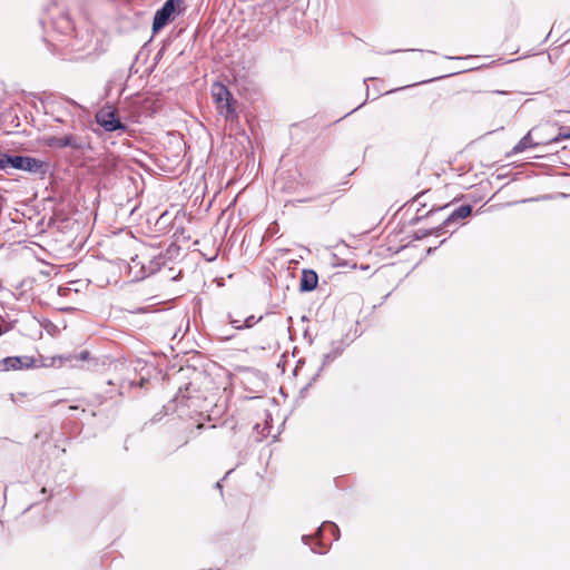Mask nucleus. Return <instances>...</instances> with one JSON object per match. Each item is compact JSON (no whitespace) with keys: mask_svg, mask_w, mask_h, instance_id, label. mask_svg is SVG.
I'll return each instance as SVG.
<instances>
[{"mask_svg":"<svg viewBox=\"0 0 570 570\" xmlns=\"http://www.w3.org/2000/svg\"><path fill=\"white\" fill-rule=\"evenodd\" d=\"M187 382L178 389L177 399L191 401L200 411H210L225 391L220 382L210 373L197 368L188 370Z\"/></svg>","mask_w":570,"mask_h":570,"instance_id":"nucleus-1","label":"nucleus"},{"mask_svg":"<svg viewBox=\"0 0 570 570\" xmlns=\"http://www.w3.org/2000/svg\"><path fill=\"white\" fill-rule=\"evenodd\" d=\"M471 205H462L458 209L452 210L450 214H448L439 226L433 227L431 229H419L417 232H415V237L420 239L432 234L439 236L451 229L455 230L461 225V223L471 215Z\"/></svg>","mask_w":570,"mask_h":570,"instance_id":"nucleus-2","label":"nucleus"},{"mask_svg":"<svg viewBox=\"0 0 570 570\" xmlns=\"http://www.w3.org/2000/svg\"><path fill=\"white\" fill-rule=\"evenodd\" d=\"M212 98L216 105L219 115L224 116L226 120H236L238 118L236 112V100L233 98L228 88L216 82L212 86Z\"/></svg>","mask_w":570,"mask_h":570,"instance_id":"nucleus-3","label":"nucleus"},{"mask_svg":"<svg viewBox=\"0 0 570 570\" xmlns=\"http://www.w3.org/2000/svg\"><path fill=\"white\" fill-rule=\"evenodd\" d=\"M184 0H167L154 16L153 31L157 32L164 28L176 11L180 12Z\"/></svg>","mask_w":570,"mask_h":570,"instance_id":"nucleus-4","label":"nucleus"},{"mask_svg":"<svg viewBox=\"0 0 570 570\" xmlns=\"http://www.w3.org/2000/svg\"><path fill=\"white\" fill-rule=\"evenodd\" d=\"M96 121L106 130H125L126 126L120 121L117 110L111 106H105L96 114Z\"/></svg>","mask_w":570,"mask_h":570,"instance_id":"nucleus-5","label":"nucleus"},{"mask_svg":"<svg viewBox=\"0 0 570 570\" xmlns=\"http://www.w3.org/2000/svg\"><path fill=\"white\" fill-rule=\"evenodd\" d=\"M10 166L16 169L37 173L42 167V161L28 156H11Z\"/></svg>","mask_w":570,"mask_h":570,"instance_id":"nucleus-6","label":"nucleus"},{"mask_svg":"<svg viewBox=\"0 0 570 570\" xmlns=\"http://www.w3.org/2000/svg\"><path fill=\"white\" fill-rule=\"evenodd\" d=\"M46 144L49 147L53 148H65V147H71L73 149L81 148V145L78 142V139L73 135H66V136H51L46 138Z\"/></svg>","mask_w":570,"mask_h":570,"instance_id":"nucleus-7","label":"nucleus"},{"mask_svg":"<svg viewBox=\"0 0 570 570\" xmlns=\"http://www.w3.org/2000/svg\"><path fill=\"white\" fill-rule=\"evenodd\" d=\"M318 282L317 274L311 269H304L302 273L299 287L302 291H313L316 288Z\"/></svg>","mask_w":570,"mask_h":570,"instance_id":"nucleus-8","label":"nucleus"},{"mask_svg":"<svg viewBox=\"0 0 570 570\" xmlns=\"http://www.w3.org/2000/svg\"><path fill=\"white\" fill-rule=\"evenodd\" d=\"M2 363L4 370H20L23 367V361L18 356L6 357Z\"/></svg>","mask_w":570,"mask_h":570,"instance_id":"nucleus-9","label":"nucleus"},{"mask_svg":"<svg viewBox=\"0 0 570 570\" xmlns=\"http://www.w3.org/2000/svg\"><path fill=\"white\" fill-rule=\"evenodd\" d=\"M566 139H570V127H561L559 134L551 139V142H559Z\"/></svg>","mask_w":570,"mask_h":570,"instance_id":"nucleus-10","label":"nucleus"},{"mask_svg":"<svg viewBox=\"0 0 570 570\" xmlns=\"http://www.w3.org/2000/svg\"><path fill=\"white\" fill-rule=\"evenodd\" d=\"M11 156L0 153V169H6L10 166Z\"/></svg>","mask_w":570,"mask_h":570,"instance_id":"nucleus-11","label":"nucleus"},{"mask_svg":"<svg viewBox=\"0 0 570 570\" xmlns=\"http://www.w3.org/2000/svg\"><path fill=\"white\" fill-rule=\"evenodd\" d=\"M527 137H524L522 140L519 141V144L514 147L515 151H523L528 145H527Z\"/></svg>","mask_w":570,"mask_h":570,"instance_id":"nucleus-12","label":"nucleus"},{"mask_svg":"<svg viewBox=\"0 0 570 570\" xmlns=\"http://www.w3.org/2000/svg\"><path fill=\"white\" fill-rule=\"evenodd\" d=\"M254 322V316H249L245 320V327H250Z\"/></svg>","mask_w":570,"mask_h":570,"instance_id":"nucleus-13","label":"nucleus"},{"mask_svg":"<svg viewBox=\"0 0 570 570\" xmlns=\"http://www.w3.org/2000/svg\"><path fill=\"white\" fill-rule=\"evenodd\" d=\"M448 207H449V205H445L444 207H441V208H439V209H431V210L428 213V217H429V216H433L436 212H439V210H443V209H445V208H448Z\"/></svg>","mask_w":570,"mask_h":570,"instance_id":"nucleus-14","label":"nucleus"},{"mask_svg":"<svg viewBox=\"0 0 570 570\" xmlns=\"http://www.w3.org/2000/svg\"><path fill=\"white\" fill-rule=\"evenodd\" d=\"M2 334V327L0 326V335Z\"/></svg>","mask_w":570,"mask_h":570,"instance_id":"nucleus-15","label":"nucleus"}]
</instances>
